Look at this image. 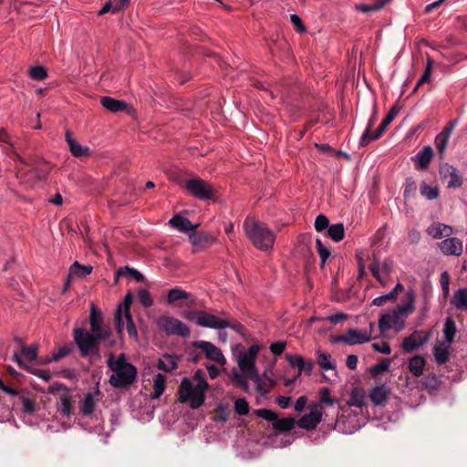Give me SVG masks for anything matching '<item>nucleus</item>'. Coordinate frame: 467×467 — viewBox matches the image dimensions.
Returning <instances> with one entry per match:
<instances>
[{
  "label": "nucleus",
  "mask_w": 467,
  "mask_h": 467,
  "mask_svg": "<svg viewBox=\"0 0 467 467\" xmlns=\"http://www.w3.org/2000/svg\"><path fill=\"white\" fill-rule=\"evenodd\" d=\"M90 331L82 327H75L72 331L74 343L79 350L82 358H100L99 345L103 344L107 348L116 345V337L109 325L104 324L103 314L94 303L90 305L89 315Z\"/></svg>",
  "instance_id": "nucleus-1"
},
{
  "label": "nucleus",
  "mask_w": 467,
  "mask_h": 467,
  "mask_svg": "<svg viewBox=\"0 0 467 467\" xmlns=\"http://www.w3.org/2000/svg\"><path fill=\"white\" fill-rule=\"evenodd\" d=\"M415 299L414 290L409 289L405 294L404 302L380 317L379 320V330L381 332H387L391 328L396 331L402 330L405 320L415 311Z\"/></svg>",
  "instance_id": "nucleus-2"
},
{
  "label": "nucleus",
  "mask_w": 467,
  "mask_h": 467,
  "mask_svg": "<svg viewBox=\"0 0 467 467\" xmlns=\"http://www.w3.org/2000/svg\"><path fill=\"white\" fill-rule=\"evenodd\" d=\"M107 365L113 372L109 379V382L113 388L126 389L135 381L138 375L137 368L127 361L124 353L119 354L116 358L110 353Z\"/></svg>",
  "instance_id": "nucleus-3"
},
{
  "label": "nucleus",
  "mask_w": 467,
  "mask_h": 467,
  "mask_svg": "<svg viewBox=\"0 0 467 467\" xmlns=\"http://www.w3.org/2000/svg\"><path fill=\"white\" fill-rule=\"evenodd\" d=\"M243 227L246 237L255 248L263 252L273 249L275 234L265 223L256 219L246 218Z\"/></svg>",
  "instance_id": "nucleus-4"
},
{
  "label": "nucleus",
  "mask_w": 467,
  "mask_h": 467,
  "mask_svg": "<svg viewBox=\"0 0 467 467\" xmlns=\"http://www.w3.org/2000/svg\"><path fill=\"white\" fill-rule=\"evenodd\" d=\"M182 317L191 322H195L196 325L202 327H208L213 329H224L231 327L238 331L242 325L235 323L232 325L228 320L220 318L215 315L210 314L206 311L193 310L182 313Z\"/></svg>",
  "instance_id": "nucleus-5"
},
{
  "label": "nucleus",
  "mask_w": 467,
  "mask_h": 467,
  "mask_svg": "<svg viewBox=\"0 0 467 467\" xmlns=\"http://www.w3.org/2000/svg\"><path fill=\"white\" fill-rule=\"evenodd\" d=\"M207 389L204 383L193 386L190 379L183 378L178 390L179 400L182 403L189 402L193 410L198 409L205 402Z\"/></svg>",
  "instance_id": "nucleus-6"
},
{
  "label": "nucleus",
  "mask_w": 467,
  "mask_h": 467,
  "mask_svg": "<svg viewBox=\"0 0 467 467\" xmlns=\"http://www.w3.org/2000/svg\"><path fill=\"white\" fill-rule=\"evenodd\" d=\"M261 346L254 344L248 349L241 351L237 357V364L242 373L250 379H257L258 370L255 367V361Z\"/></svg>",
  "instance_id": "nucleus-7"
},
{
  "label": "nucleus",
  "mask_w": 467,
  "mask_h": 467,
  "mask_svg": "<svg viewBox=\"0 0 467 467\" xmlns=\"http://www.w3.org/2000/svg\"><path fill=\"white\" fill-rule=\"evenodd\" d=\"M158 328L165 334L188 337L191 330L187 325L181 320L168 316H161L156 320Z\"/></svg>",
  "instance_id": "nucleus-8"
},
{
  "label": "nucleus",
  "mask_w": 467,
  "mask_h": 467,
  "mask_svg": "<svg viewBox=\"0 0 467 467\" xmlns=\"http://www.w3.org/2000/svg\"><path fill=\"white\" fill-rule=\"evenodd\" d=\"M440 178L446 182L448 189H458L463 184V177L461 171L448 162H441L438 167Z\"/></svg>",
  "instance_id": "nucleus-9"
},
{
  "label": "nucleus",
  "mask_w": 467,
  "mask_h": 467,
  "mask_svg": "<svg viewBox=\"0 0 467 467\" xmlns=\"http://www.w3.org/2000/svg\"><path fill=\"white\" fill-rule=\"evenodd\" d=\"M185 189L192 196L199 200H210L213 196L212 185L200 178L187 180Z\"/></svg>",
  "instance_id": "nucleus-10"
},
{
  "label": "nucleus",
  "mask_w": 467,
  "mask_h": 467,
  "mask_svg": "<svg viewBox=\"0 0 467 467\" xmlns=\"http://www.w3.org/2000/svg\"><path fill=\"white\" fill-rule=\"evenodd\" d=\"M371 340L370 336L367 331H362L355 328H350L345 334L336 336L332 338V343H345L348 346L367 343Z\"/></svg>",
  "instance_id": "nucleus-11"
},
{
  "label": "nucleus",
  "mask_w": 467,
  "mask_h": 467,
  "mask_svg": "<svg viewBox=\"0 0 467 467\" xmlns=\"http://www.w3.org/2000/svg\"><path fill=\"white\" fill-rule=\"evenodd\" d=\"M322 408H319L317 404H312L309 406V413L303 415L297 421V425L299 428L306 431H313L317 425L321 422L323 418V413L321 410Z\"/></svg>",
  "instance_id": "nucleus-12"
},
{
  "label": "nucleus",
  "mask_w": 467,
  "mask_h": 467,
  "mask_svg": "<svg viewBox=\"0 0 467 467\" xmlns=\"http://www.w3.org/2000/svg\"><path fill=\"white\" fill-rule=\"evenodd\" d=\"M430 333L422 330H416L402 341L401 347L404 352L410 353L428 342Z\"/></svg>",
  "instance_id": "nucleus-13"
},
{
  "label": "nucleus",
  "mask_w": 467,
  "mask_h": 467,
  "mask_svg": "<svg viewBox=\"0 0 467 467\" xmlns=\"http://www.w3.org/2000/svg\"><path fill=\"white\" fill-rule=\"evenodd\" d=\"M319 400H320V407L322 405H326V406L337 405V417H336V420L334 422L335 425H337L340 422L344 421L345 413H346L347 410L345 409L344 406H341L340 401L337 399L331 397V391L328 388L324 387V388L320 389Z\"/></svg>",
  "instance_id": "nucleus-14"
},
{
  "label": "nucleus",
  "mask_w": 467,
  "mask_h": 467,
  "mask_svg": "<svg viewBox=\"0 0 467 467\" xmlns=\"http://www.w3.org/2000/svg\"><path fill=\"white\" fill-rule=\"evenodd\" d=\"M193 347L200 348L209 360L214 361L220 365L225 364V358L219 348L208 341H195Z\"/></svg>",
  "instance_id": "nucleus-15"
},
{
  "label": "nucleus",
  "mask_w": 467,
  "mask_h": 467,
  "mask_svg": "<svg viewBox=\"0 0 467 467\" xmlns=\"http://www.w3.org/2000/svg\"><path fill=\"white\" fill-rule=\"evenodd\" d=\"M457 123V120L454 119L448 123L442 130L438 133L434 139V144L435 147L440 154V157L441 158L446 150L449 139L451 137V134Z\"/></svg>",
  "instance_id": "nucleus-16"
},
{
  "label": "nucleus",
  "mask_w": 467,
  "mask_h": 467,
  "mask_svg": "<svg viewBox=\"0 0 467 467\" xmlns=\"http://www.w3.org/2000/svg\"><path fill=\"white\" fill-rule=\"evenodd\" d=\"M441 253L445 255L459 256L462 253V242L457 237H449L438 244Z\"/></svg>",
  "instance_id": "nucleus-17"
},
{
  "label": "nucleus",
  "mask_w": 467,
  "mask_h": 467,
  "mask_svg": "<svg viewBox=\"0 0 467 467\" xmlns=\"http://www.w3.org/2000/svg\"><path fill=\"white\" fill-rule=\"evenodd\" d=\"M190 241L193 245V252L211 246L216 243L217 239L207 232H200L198 234L194 233L190 234Z\"/></svg>",
  "instance_id": "nucleus-18"
},
{
  "label": "nucleus",
  "mask_w": 467,
  "mask_h": 467,
  "mask_svg": "<svg viewBox=\"0 0 467 467\" xmlns=\"http://www.w3.org/2000/svg\"><path fill=\"white\" fill-rule=\"evenodd\" d=\"M433 157V150L431 146H424L411 160L417 170H425L428 168Z\"/></svg>",
  "instance_id": "nucleus-19"
},
{
  "label": "nucleus",
  "mask_w": 467,
  "mask_h": 467,
  "mask_svg": "<svg viewBox=\"0 0 467 467\" xmlns=\"http://www.w3.org/2000/svg\"><path fill=\"white\" fill-rule=\"evenodd\" d=\"M389 389L384 384L376 386L369 392V399L375 406H385L389 396Z\"/></svg>",
  "instance_id": "nucleus-20"
},
{
  "label": "nucleus",
  "mask_w": 467,
  "mask_h": 467,
  "mask_svg": "<svg viewBox=\"0 0 467 467\" xmlns=\"http://www.w3.org/2000/svg\"><path fill=\"white\" fill-rule=\"evenodd\" d=\"M170 225L172 227L178 229L182 233H195L196 228L199 226V224H192L191 221L183 216H181L179 214L174 215L170 221Z\"/></svg>",
  "instance_id": "nucleus-21"
},
{
  "label": "nucleus",
  "mask_w": 467,
  "mask_h": 467,
  "mask_svg": "<svg viewBox=\"0 0 467 467\" xmlns=\"http://www.w3.org/2000/svg\"><path fill=\"white\" fill-rule=\"evenodd\" d=\"M66 141L68 144L71 154L76 158L88 156L89 154V148L80 145L76 141L70 130H67L65 133Z\"/></svg>",
  "instance_id": "nucleus-22"
},
{
  "label": "nucleus",
  "mask_w": 467,
  "mask_h": 467,
  "mask_svg": "<svg viewBox=\"0 0 467 467\" xmlns=\"http://www.w3.org/2000/svg\"><path fill=\"white\" fill-rule=\"evenodd\" d=\"M400 109L397 105L391 107V109L387 113L384 119L381 121L380 125L378 127L377 130L374 131L371 139H379L383 133L387 130L388 126L393 121L397 114L399 113Z\"/></svg>",
  "instance_id": "nucleus-23"
},
{
  "label": "nucleus",
  "mask_w": 467,
  "mask_h": 467,
  "mask_svg": "<svg viewBox=\"0 0 467 467\" xmlns=\"http://www.w3.org/2000/svg\"><path fill=\"white\" fill-rule=\"evenodd\" d=\"M365 400H366L365 391L360 388H354L351 390L349 399L347 400L348 408L345 407V409L347 410V411L351 407L362 409L363 407L366 406Z\"/></svg>",
  "instance_id": "nucleus-24"
},
{
  "label": "nucleus",
  "mask_w": 467,
  "mask_h": 467,
  "mask_svg": "<svg viewBox=\"0 0 467 467\" xmlns=\"http://www.w3.org/2000/svg\"><path fill=\"white\" fill-rule=\"evenodd\" d=\"M179 361L180 358L175 355L163 354L158 360L157 368L165 372H171L177 369Z\"/></svg>",
  "instance_id": "nucleus-25"
},
{
  "label": "nucleus",
  "mask_w": 467,
  "mask_h": 467,
  "mask_svg": "<svg viewBox=\"0 0 467 467\" xmlns=\"http://www.w3.org/2000/svg\"><path fill=\"white\" fill-rule=\"evenodd\" d=\"M100 104L112 113L124 111L128 107V104L124 100L116 99L111 97H102L100 99Z\"/></svg>",
  "instance_id": "nucleus-26"
},
{
  "label": "nucleus",
  "mask_w": 467,
  "mask_h": 467,
  "mask_svg": "<svg viewBox=\"0 0 467 467\" xmlns=\"http://www.w3.org/2000/svg\"><path fill=\"white\" fill-rule=\"evenodd\" d=\"M179 300H189L191 304L195 302V298L191 293L186 292L181 287H174L168 291L167 303L173 304Z\"/></svg>",
  "instance_id": "nucleus-27"
},
{
  "label": "nucleus",
  "mask_w": 467,
  "mask_h": 467,
  "mask_svg": "<svg viewBox=\"0 0 467 467\" xmlns=\"http://www.w3.org/2000/svg\"><path fill=\"white\" fill-rule=\"evenodd\" d=\"M452 233V228L447 224L435 223L431 224L427 229V234L433 239H441L443 236H450Z\"/></svg>",
  "instance_id": "nucleus-28"
},
{
  "label": "nucleus",
  "mask_w": 467,
  "mask_h": 467,
  "mask_svg": "<svg viewBox=\"0 0 467 467\" xmlns=\"http://www.w3.org/2000/svg\"><path fill=\"white\" fill-rule=\"evenodd\" d=\"M13 360L16 362V364L26 370H28L33 375L42 379L44 381L47 382L51 379V374L48 370L39 369V368H33L29 369V368L25 364L24 360L20 357V355L16 352L13 355Z\"/></svg>",
  "instance_id": "nucleus-29"
},
{
  "label": "nucleus",
  "mask_w": 467,
  "mask_h": 467,
  "mask_svg": "<svg viewBox=\"0 0 467 467\" xmlns=\"http://www.w3.org/2000/svg\"><path fill=\"white\" fill-rule=\"evenodd\" d=\"M425 365V358L420 355H415L409 359L408 368L414 377L419 378L423 374Z\"/></svg>",
  "instance_id": "nucleus-30"
},
{
  "label": "nucleus",
  "mask_w": 467,
  "mask_h": 467,
  "mask_svg": "<svg viewBox=\"0 0 467 467\" xmlns=\"http://www.w3.org/2000/svg\"><path fill=\"white\" fill-rule=\"evenodd\" d=\"M451 303L457 310L467 312V288L454 291Z\"/></svg>",
  "instance_id": "nucleus-31"
},
{
  "label": "nucleus",
  "mask_w": 467,
  "mask_h": 467,
  "mask_svg": "<svg viewBox=\"0 0 467 467\" xmlns=\"http://www.w3.org/2000/svg\"><path fill=\"white\" fill-rule=\"evenodd\" d=\"M378 120L377 112H374L372 116L369 118L367 127L359 140V147H366L368 146L371 141L377 140L378 139H371L370 137L373 136L374 131H372V128L376 124Z\"/></svg>",
  "instance_id": "nucleus-32"
},
{
  "label": "nucleus",
  "mask_w": 467,
  "mask_h": 467,
  "mask_svg": "<svg viewBox=\"0 0 467 467\" xmlns=\"http://www.w3.org/2000/svg\"><path fill=\"white\" fill-rule=\"evenodd\" d=\"M316 355L317 363L322 370L327 371L336 369V362L332 359L329 353L318 349L317 350Z\"/></svg>",
  "instance_id": "nucleus-33"
},
{
  "label": "nucleus",
  "mask_w": 467,
  "mask_h": 467,
  "mask_svg": "<svg viewBox=\"0 0 467 467\" xmlns=\"http://www.w3.org/2000/svg\"><path fill=\"white\" fill-rule=\"evenodd\" d=\"M404 290V286L402 284L398 283L395 287L389 291V293L377 296L373 300V305L377 306H382L385 305L387 301H395L397 299V296L399 292Z\"/></svg>",
  "instance_id": "nucleus-34"
},
{
  "label": "nucleus",
  "mask_w": 467,
  "mask_h": 467,
  "mask_svg": "<svg viewBox=\"0 0 467 467\" xmlns=\"http://www.w3.org/2000/svg\"><path fill=\"white\" fill-rule=\"evenodd\" d=\"M256 384V390L262 394H267L272 388L275 387V382L273 379L267 377L265 374L264 377H261L257 373V379H251Z\"/></svg>",
  "instance_id": "nucleus-35"
},
{
  "label": "nucleus",
  "mask_w": 467,
  "mask_h": 467,
  "mask_svg": "<svg viewBox=\"0 0 467 467\" xmlns=\"http://www.w3.org/2000/svg\"><path fill=\"white\" fill-rule=\"evenodd\" d=\"M93 267L89 265H80L78 262H75L72 264L68 270V279H71L73 276L76 277H85L92 273Z\"/></svg>",
  "instance_id": "nucleus-36"
},
{
  "label": "nucleus",
  "mask_w": 467,
  "mask_h": 467,
  "mask_svg": "<svg viewBox=\"0 0 467 467\" xmlns=\"http://www.w3.org/2000/svg\"><path fill=\"white\" fill-rule=\"evenodd\" d=\"M166 388V377L161 373H158L153 377V392L150 394L152 400L159 399L164 392Z\"/></svg>",
  "instance_id": "nucleus-37"
},
{
  "label": "nucleus",
  "mask_w": 467,
  "mask_h": 467,
  "mask_svg": "<svg viewBox=\"0 0 467 467\" xmlns=\"http://www.w3.org/2000/svg\"><path fill=\"white\" fill-rule=\"evenodd\" d=\"M296 420L291 417L276 418L273 422V429L276 431H290L295 428Z\"/></svg>",
  "instance_id": "nucleus-38"
},
{
  "label": "nucleus",
  "mask_w": 467,
  "mask_h": 467,
  "mask_svg": "<svg viewBox=\"0 0 467 467\" xmlns=\"http://www.w3.org/2000/svg\"><path fill=\"white\" fill-rule=\"evenodd\" d=\"M443 336L444 339L448 344H451L453 342L455 335L457 333V328L454 320L452 317H448L445 319L444 325H443Z\"/></svg>",
  "instance_id": "nucleus-39"
},
{
  "label": "nucleus",
  "mask_w": 467,
  "mask_h": 467,
  "mask_svg": "<svg viewBox=\"0 0 467 467\" xmlns=\"http://www.w3.org/2000/svg\"><path fill=\"white\" fill-rule=\"evenodd\" d=\"M127 275L135 279L137 282H141L144 279V276L140 272L134 268H130L129 266L119 267L115 274V282H118L120 276Z\"/></svg>",
  "instance_id": "nucleus-40"
},
{
  "label": "nucleus",
  "mask_w": 467,
  "mask_h": 467,
  "mask_svg": "<svg viewBox=\"0 0 467 467\" xmlns=\"http://www.w3.org/2000/svg\"><path fill=\"white\" fill-rule=\"evenodd\" d=\"M420 193L428 201H432L440 196V189L438 186H431L425 182L420 184Z\"/></svg>",
  "instance_id": "nucleus-41"
},
{
  "label": "nucleus",
  "mask_w": 467,
  "mask_h": 467,
  "mask_svg": "<svg viewBox=\"0 0 467 467\" xmlns=\"http://www.w3.org/2000/svg\"><path fill=\"white\" fill-rule=\"evenodd\" d=\"M327 236L336 243L342 241L345 237V227L343 223H338L331 224L327 229Z\"/></svg>",
  "instance_id": "nucleus-42"
},
{
  "label": "nucleus",
  "mask_w": 467,
  "mask_h": 467,
  "mask_svg": "<svg viewBox=\"0 0 467 467\" xmlns=\"http://www.w3.org/2000/svg\"><path fill=\"white\" fill-rule=\"evenodd\" d=\"M80 412L84 416H89L95 410V400L91 393L85 395L79 405Z\"/></svg>",
  "instance_id": "nucleus-43"
},
{
  "label": "nucleus",
  "mask_w": 467,
  "mask_h": 467,
  "mask_svg": "<svg viewBox=\"0 0 467 467\" xmlns=\"http://www.w3.org/2000/svg\"><path fill=\"white\" fill-rule=\"evenodd\" d=\"M74 347L72 344H65L55 350L48 358L47 362H57L59 359L68 356L73 351Z\"/></svg>",
  "instance_id": "nucleus-44"
},
{
  "label": "nucleus",
  "mask_w": 467,
  "mask_h": 467,
  "mask_svg": "<svg viewBox=\"0 0 467 467\" xmlns=\"http://www.w3.org/2000/svg\"><path fill=\"white\" fill-rule=\"evenodd\" d=\"M433 355L438 364H444L449 359V348L443 343L436 345L433 348Z\"/></svg>",
  "instance_id": "nucleus-45"
},
{
  "label": "nucleus",
  "mask_w": 467,
  "mask_h": 467,
  "mask_svg": "<svg viewBox=\"0 0 467 467\" xmlns=\"http://www.w3.org/2000/svg\"><path fill=\"white\" fill-rule=\"evenodd\" d=\"M58 411L65 417H69L72 411V399L68 394H63L60 399Z\"/></svg>",
  "instance_id": "nucleus-46"
},
{
  "label": "nucleus",
  "mask_w": 467,
  "mask_h": 467,
  "mask_svg": "<svg viewBox=\"0 0 467 467\" xmlns=\"http://www.w3.org/2000/svg\"><path fill=\"white\" fill-rule=\"evenodd\" d=\"M232 379L236 383V385L241 388L244 392L249 391V384L248 379H251L248 376L244 373H239L237 371H233Z\"/></svg>",
  "instance_id": "nucleus-47"
},
{
  "label": "nucleus",
  "mask_w": 467,
  "mask_h": 467,
  "mask_svg": "<svg viewBox=\"0 0 467 467\" xmlns=\"http://www.w3.org/2000/svg\"><path fill=\"white\" fill-rule=\"evenodd\" d=\"M422 384H423L424 388L428 390H437L440 389V387L441 385V381L439 376H437L435 374H431V375H427L423 379Z\"/></svg>",
  "instance_id": "nucleus-48"
},
{
  "label": "nucleus",
  "mask_w": 467,
  "mask_h": 467,
  "mask_svg": "<svg viewBox=\"0 0 467 467\" xmlns=\"http://www.w3.org/2000/svg\"><path fill=\"white\" fill-rule=\"evenodd\" d=\"M433 60L430 57L427 58L426 67L422 76L417 81L416 86L414 88V91H416L422 84L428 82L431 79V69H432Z\"/></svg>",
  "instance_id": "nucleus-49"
},
{
  "label": "nucleus",
  "mask_w": 467,
  "mask_h": 467,
  "mask_svg": "<svg viewBox=\"0 0 467 467\" xmlns=\"http://www.w3.org/2000/svg\"><path fill=\"white\" fill-rule=\"evenodd\" d=\"M28 74L30 78L37 81L45 80L48 77L47 71L43 66L30 67Z\"/></svg>",
  "instance_id": "nucleus-50"
},
{
  "label": "nucleus",
  "mask_w": 467,
  "mask_h": 467,
  "mask_svg": "<svg viewBox=\"0 0 467 467\" xmlns=\"http://www.w3.org/2000/svg\"><path fill=\"white\" fill-rule=\"evenodd\" d=\"M316 247H317L318 255L320 257L321 267H323L325 265L327 260L330 256V249L328 247H327L326 245H324V244L322 243V241L319 238H317L316 240Z\"/></svg>",
  "instance_id": "nucleus-51"
},
{
  "label": "nucleus",
  "mask_w": 467,
  "mask_h": 467,
  "mask_svg": "<svg viewBox=\"0 0 467 467\" xmlns=\"http://www.w3.org/2000/svg\"><path fill=\"white\" fill-rule=\"evenodd\" d=\"M37 351H38V347L35 344L23 345L22 348H21L22 354L30 361L36 359Z\"/></svg>",
  "instance_id": "nucleus-52"
},
{
  "label": "nucleus",
  "mask_w": 467,
  "mask_h": 467,
  "mask_svg": "<svg viewBox=\"0 0 467 467\" xmlns=\"http://www.w3.org/2000/svg\"><path fill=\"white\" fill-rule=\"evenodd\" d=\"M249 404L244 398H239L234 401L235 412L240 416H244L249 412Z\"/></svg>",
  "instance_id": "nucleus-53"
},
{
  "label": "nucleus",
  "mask_w": 467,
  "mask_h": 467,
  "mask_svg": "<svg viewBox=\"0 0 467 467\" xmlns=\"http://www.w3.org/2000/svg\"><path fill=\"white\" fill-rule=\"evenodd\" d=\"M389 368V359H382L380 362L374 364L370 367L369 371L372 376L376 377L382 372L388 370Z\"/></svg>",
  "instance_id": "nucleus-54"
},
{
  "label": "nucleus",
  "mask_w": 467,
  "mask_h": 467,
  "mask_svg": "<svg viewBox=\"0 0 467 467\" xmlns=\"http://www.w3.org/2000/svg\"><path fill=\"white\" fill-rule=\"evenodd\" d=\"M254 414L265 420H268V421H271L272 423L275 422V420H276L277 418V414L269 410V409H258V410H255L254 411Z\"/></svg>",
  "instance_id": "nucleus-55"
},
{
  "label": "nucleus",
  "mask_w": 467,
  "mask_h": 467,
  "mask_svg": "<svg viewBox=\"0 0 467 467\" xmlns=\"http://www.w3.org/2000/svg\"><path fill=\"white\" fill-rule=\"evenodd\" d=\"M315 229L317 232L321 233L326 229H328L329 225V220L328 218L324 214H318L315 220Z\"/></svg>",
  "instance_id": "nucleus-56"
},
{
  "label": "nucleus",
  "mask_w": 467,
  "mask_h": 467,
  "mask_svg": "<svg viewBox=\"0 0 467 467\" xmlns=\"http://www.w3.org/2000/svg\"><path fill=\"white\" fill-rule=\"evenodd\" d=\"M138 297L144 307H150L153 305V299L147 289H140L138 292Z\"/></svg>",
  "instance_id": "nucleus-57"
},
{
  "label": "nucleus",
  "mask_w": 467,
  "mask_h": 467,
  "mask_svg": "<svg viewBox=\"0 0 467 467\" xmlns=\"http://www.w3.org/2000/svg\"><path fill=\"white\" fill-rule=\"evenodd\" d=\"M20 399L22 402L23 413L28 415L32 414L36 410L35 401L26 396H21Z\"/></svg>",
  "instance_id": "nucleus-58"
},
{
  "label": "nucleus",
  "mask_w": 467,
  "mask_h": 467,
  "mask_svg": "<svg viewBox=\"0 0 467 467\" xmlns=\"http://www.w3.org/2000/svg\"><path fill=\"white\" fill-rule=\"evenodd\" d=\"M124 318L127 321V332L131 338H137L138 333L136 329V326L133 322L130 312H127V316H124Z\"/></svg>",
  "instance_id": "nucleus-59"
},
{
  "label": "nucleus",
  "mask_w": 467,
  "mask_h": 467,
  "mask_svg": "<svg viewBox=\"0 0 467 467\" xmlns=\"http://www.w3.org/2000/svg\"><path fill=\"white\" fill-rule=\"evenodd\" d=\"M290 20L296 32L302 34L306 31L304 22L298 15L292 14L290 16Z\"/></svg>",
  "instance_id": "nucleus-60"
},
{
  "label": "nucleus",
  "mask_w": 467,
  "mask_h": 467,
  "mask_svg": "<svg viewBox=\"0 0 467 467\" xmlns=\"http://www.w3.org/2000/svg\"><path fill=\"white\" fill-rule=\"evenodd\" d=\"M440 282H441L442 294L446 297L450 292V275H449L448 272L444 271L441 273Z\"/></svg>",
  "instance_id": "nucleus-61"
},
{
  "label": "nucleus",
  "mask_w": 467,
  "mask_h": 467,
  "mask_svg": "<svg viewBox=\"0 0 467 467\" xmlns=\"http://www.w3.org/2000/svg\"><path fill=\"white\" fill-rule=\"evenodd\" d=\"M285 359L289 363L292 368H296L298 369L299 367L302 368L303 364V357L297 354H286Z\"/></svg>",
  "instance_id": "nucleus-62"
},
{
  "label": "nucleus",
  "mask_w": 467,
  "mask_h": 467,
  "mask_svg": "<svg viewBox=\"0 0 467 467\" xmlns=\"http://www.w3.org/2000/svg\"><path fill=\"white\" fill-rule=\"evenodd\" d=\"M372 348L379 353H382V354H386V355H389L391 352V348H390L389 344L386 341L373 343Z\"/></svg>",
  "instance_id": "nucleus-63"
},
{
  "label": "nucleus",
  "mask_w": 467,
  "mask_h": 467,
  "mask_svg": "<svg viewBox=\"0 0 467 467\" xmlns=\"http://www.w3.org/2000/svg\"><path fill=\"white\" fill-rule=\"evenodd\" d=\"M286 343L285 341H276L270 345V351L274 356H280L285 349Z\"/></svg>",
  "instance_id": "nucleus-64"
}]
</instances>
